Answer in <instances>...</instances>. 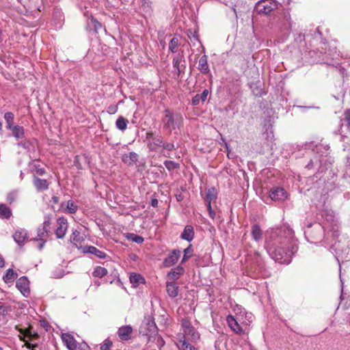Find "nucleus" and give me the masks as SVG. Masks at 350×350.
I'll use <instances>...</instances> for the list:
<instances>
[{"mask_svg":"<svg viewBox=\"0 0 350 350\" xmlns=\"http://www.w3.org/2000/svg\"><path fill=\"white\" fill-rule=\"evenodd\" d=\"M265 248L275 261L289 264L298 250L297 241L293 238V230L286 226L273 230L265 242Z\"/></svg>","mask_w":350,"mask_h":350,"instance_id":"nucleus-1","label":"nucleus"},{"mask_svg":"<svg viewBox=\"0 0 350 350\" xmlns=\"http://www.w3.org/2000/svg\"><path fill=\"white\" fill-rule=\"evenodd\" d=\"M139 334L146 336L148 342H154L158 335V327L152 316L145 317L139 327Z\"/></svg>","mask_w":350,"mask_h":350,"instance_id":"nucleus-2","label":"nucleus"},{"mask_svg":"<svg viewBox=\"0 0 350 350\" xmlns=\"http://www.w3.org/2000/svg\"><path fill=\"white\" fill-rule=\"evenodd\" d=\"M164 116L161 122L163 124V129L171 134L173 130L180 128L182 125L183 118L180 114L174 113L170 109H165L163 111Z\"/></svg>","mask_w":350,"mask_h":350,"instance_id":"nucleus-3","label":"nucleus"},{"mask_svg":"<svg viewBox=\"0 0 350 350\" xmlns=\"http://www.w3.org/2000/svg\"><path fill=\"white\" fill-rule=\"evenodd\" d=\"M276 27L281 31H288L292 27V21L290 12L288 9H283L277 12L273 17Z\"/></svg>","mask_w":350,"mask_h":350,"instance_id":"nucleus-4","label":"nucleus"},{"mask_svg":"<svg viewBox=\"0 0 350 350\" xmlns=\"http://www.w3.org/2000/svg\"><path fill=\"white\" fill-rule=\"evenodd\" d=\"M181 327L184 332L183 336H185V338L187 337L189 340H191L193 342H196L200 340V335L192 325L190 320L187 319H183L181 320Z\"/></svg>","mask_w":350,"mask_h":350,"instance_id":"nucleus-5","label":"nucleus"},{"mask_svg":"<svg viewBox=\"0 0 350 350\" xmlns=\"http://www.w3.org/2000/svg\"><path fill=\"white\" fill-rule=\"evenodd\" d=\"M278 8V1L275 0H260L255 5V10L259 14L267 15Z\"/></svg>","mask_w":350,"mask_h":350,"instance_id":"nucleus-6","label":"nucleus"},{"mask_svg":"<svg viewBox=\"0 0 350 350\" xmlns=\"http://www.w3.org/2000/svg\"><path fill=\"white\" fill-rule=\"evenodd\" d=\"M146 139L148 140L147 147L150 151H156L157 148H161L164 142L163 137L155 132L149 131L146 133Z\"/></svg>","mask_w":350,"mask_h":350,"instance_id":"nucleus-7","label":"nucleus"},{"mask_svg":"<svg viewBox=\"0 0 350 350\" xmlns=\"http://www.w3.org/2000/svg\"><path fill=\"white\" fill-rule=\"evenodd\" d=\"M51 223V217L49 215L44 216V221L42 224V227L38 228V239H45L48 237V234L50 232V226Z\"/></svg>","mask_w":350,"mask_h":350,"instance_id":"nucleus-8","label":"nucleus"},{"mask_svg":"<svg viewBox=\"0 0 350 350\" xmlns=\"http://www.w3.org/2000/svg\"><path fill=\"white\" fill-rule=\"evenodd\" d=\"M16 286L23 296L27 297L30 294L29 282L25 276L21 277L17 280Z\"/></svg>","mask_w":350,"mask_h":350,"instance_id":"nucleus-9","label":"nucleus"},{"mask_svg":"<svg viewBox=\"0 0 350 350\" xmlns=\"http://www.w3.org/2000/svg\"><path fill=\"white\" fill-rule=\"evenodd\" d=\"M57 223L58 225L55 230V235L57 239H62L64 237L68 229V221L64 217H60L57 219Z\"/></svg>","mask_w":350,"mask_h":350,"instance_id":"nucleus-10","label":"nucleus"},{"mask_svg":"<svg viewBox=\"0 0 350 350\" xmlns=\"http://www.w3.org/2000/svg\"><path fill=\"white\" fill-rule=\"evenodd\" d=\"M180 251L179 250H173L166 257L163 262V265L165 267H170L175 265L180 256Z\"/></svg>","mask_w":350,"mask_h":350,"instance_id":"nucleus-11","label":"nucleus"},{"mask_svg":"<svg viewBox=\"0 0 350 350\" xmlns=\"http://www.w3.org/2000/svg\"><path fill=\"white\" fill-rule=\"evenodd\" d=\"M269 196L272 200L282 201L287 198V192L284 188L276 187L270 191Z\"/></svg>","mask_w":350,"mask_h":350,"instance_id":"nucleus-12","label":"nucleus"},{"mask_svg":"<svg viewBox=\"0 0 350 350\" xmlns=\"http://www.w3.org/2000/svg\"><path fill=\"white\" fill-rule=\"evenodd\" d=\"M33 183L37 191L38 192L46 191L49 189V183L47 180L40 178L35 175L33 178Z\"/></svg>","mask_w":350,"mask_h":350,"instance_id":"nucleus-13","label":"nucleus"},{"mask_svg":"<svg viewBox=\"0 0 350 350\" xmlns=\"http://www.w3.org/2000/svg\"><path fill=\"white\" fill-rule=\"evenodd\" d=\"M12 237L20 247L23 246L28 239L27 232L23 229L17 230Z\"/></svg>","mask_w":350,"mask_h":350,"instance_id":"nucleus-14","label":"nucleus"},{"mask_svg":"<svg viewBox=\"0 0 350 350\" xmlns=\"http://www.w3.org/2000/svg\"><path fill=\"white\" fill-rule=\"evenodd\" d=\"M226 321L228 326L234 333L239 335L243 334L244 332L243 328L240 326V325L232 315H228L226 318Z\"/></svg>","mask_w":350,"mask_h":350,"instance_id":"nucleus-15","label":"nucleus"},{"mask_svg":"<svg viewBox=\"0 0 350 350\" xmlns=\"http://www.w3.org/2000/svg\"><path fill=\"white\" fill-rule=\"evenodd\" d=\"M183 58V56L180 55H177L173 58V67L178 77H180L185 72V65H180Z\"/></svg>","mask_w":350,"mask_h":350,"instance_id":"nucleus-16","label":"nucleus"},{"mask_svg":"<svg viewBox=\"0 0 350 350\" xmlns=\"http://www.w3.org/2000/svg\"><path fill=\"white\" fill-rule=\"evenodd\" d=\"M62 338L69 350L77 349V341L71 334L68 333L63 334Z\"/></svg>","mask_w":350,"mask_h":350,"instance_id":"nucleus-17","label":"nucleus"},{"mask_svg":"<svg viewBox=\"0 0 350 350\" xmlns=\"http://www.w3.org/2000/svg\"><path fill=\"white\" fill-rule=\"evenodd\" d=\"M132 332L133 328L131 325H125L118 329V334L122 340H129L131 338Z\"/></svg>","mask_w":350,"mask_h":350,"instance_id":"nucleus-18","label":"nucleus"},{"mask_svg":"<svg viewBox=\"0 0 350 350\" xmlns=\"http://www.w3.org/2000/svg\"><path fill=\"white\" fill-rule=\"evenodd\" d=\"M138 154L136 152H131L129 154H124L122 156V161L129 166L135 164L138 161Z\"/></svg>","mask_w":350,"mask_h":350,"instance_id":"nucleus-19","label":"nucleus"},{"mask_svg":"<svg viewBox=\"0 0 350 350\" xmlns=\"http://www.w3.org/2000/svg\"><path fill=\"white\" fill-rule=\"evenodd\" d=\"M83 252L86 254H91L95 255L96 257L100 259H104L106 257V254L99 250L98 248H96L94 246H85L83 247Z\"/></svg>","mask_w":350,"mask_h":350,"instance_id":"nucleus-20","label":"nucleus"},{"mask_svg":"<svg viewBox=\"0 0 350 350\" xmlns=\"http://www.w3.org/2000/svg\"><path fill=\"white\" fill-rule=\"evenodd\" d=\"M180 238L188 242L191 241L194 238L193 228L191 225H187L180 234Z\"/></svg>","mask_w":350,"mask_h":350,"instance_id":"nucleus-21","label":"nucleus"},{"mask_svg":"<svg viewBox=\"0 0 350 350\" xmlns=\"http://www.w3.org/2000/svg\"><path fill=\"white\" fill-rule=\"evenodd\" d=\"M185 273V269L182 267V265H179L175 268L171 269V271L168 273L167 275L172 280H176L179 279V278L183 275Z\"/></svg>","mask_w":350,"mask_h":350,"instance_id":"nucleus-22","label":"nucleus"},{"mask_svg":"<svg viewBox=\"0 0 350 350\" xmlns=\"http://www.w3.org/2000/svg\"><path fill=\"white\" fill-rule=\"evenodd\" d=\"M217 189L212 187L207 190L206 195L204 198V200L207 204V209H211V204L213 200L217 198Z\"/></svg>","mask_w":350,"mask_h":350,"instance_id":"nucleus-23","label":"nucleus"},{"mask_svg":"<svg viewBox=\"0 0 350 350\" xmlns=\"http://www.w3.org/2000/svg\"><path fill=\"white\" fill-rule=\"evenodd\" d=\"M198 69L202 74H208L210 72L209 66L208 64V57L203 55L199 60Z\"/></svg>","mask_w":350,"mask_h":350,"instance_id":"nucleus-24","label":"nucleus"},{"mask_svg":"<svg viewBox=\"0 0 350 350\" xmlns=\"http://www.w3.org/2000/svg\"><path fill=\"white\" fill-rule=\"evenodd\" d=\"M166 291L170 297L175 298L178 294V286L174 282H167Z\"/></svg>","mask_w":350,"mask_h":350,"instance_id":"nucleus-25","label":"nucleus"},{"mask_svg":"<svg viewBox=\"0 0 350 350\" xmlns=\"http://www.w3.org/2000/svg\"><path fill=\"white\" fill-rule=\"evenodd\" d=\"M129 280L134 287H137L141 284L146 283L145 278L141 274L137 273H131Z\"/></svg>","mask_w":350,"mask_h":350,"instance_id":"nucleus-26","label":"nucleus"},{"mask_svg":"<svg viewBox=\"0 0 350 350\" xmlns=\"http://www.w3.org/2000/svg\"><path fill=\"white\" fill-rule=\"evenodd\" d=\"M9 131H12V135L16 140L25 137V129L22 126L18 124L14 125L11 129H9Z\"/></svg>","mask_w":350,"mask_h":350,"instance_id":"nucleus-27","label":"nucleus"},{"mask_svg":"<svg viewBox=\"0 0 350 350\" xmlns=\"http://www.w3.org/2000/svg\"><path fill=\"white\" fill-rule=\"evenodd\" d=\"M251 234L253 239L256 241H259L262 238V231L260 226L257 224H254L252 226Z\"/></svg>","mask_w":350,"mask_h":350,"instance_id":"nucleus-28","label":"nucleus"},{"mask_svg":"<svg viewBox=\"0 0 350 350\" xmlns=\"http://www.w3.org/2000/svg\"><path fill=\"white\" fill-rule=\"evenodd\" d=\"M12 210L5 204H0V218L2 219H8L11 217Z\"/></svg>","mask_w":350,"mask_h":350,"instance_id":"nucleus-29","label":"nucleus"},{"mask_svg":"<svg viewBox=\"0 0 350 350\" xmlns=\"http://www.w3.org/2000/svg\"><path fill=\"white\" fill-rule=\"evenodd\" d=\"M17 277L18 274L12 269H8L3 275V280L5 283L8 284L13 282Z\"/></svg>","mask_w":350,"mask_h":350,"instance_id":"nucleus-30","label":"nucleus"},{"mask_svg":"<svg viewBox=\"0 0 350 350\" xmlns=\"http://www.w3.org/2000/svg\"><path fill=\"white\" fill-rule=\"evenodd\" d=\"M3 118L6 122V129L8 130L11 129L14 126V114L12 111H7L4 113Z\"/></svg>","mask_w":350,"mask_h":350,"instance_id":"nucleus-31","label":"nucleus"},{"mask_svg":"<svg viewBox=\"0 0 350 350\" xmlns=\"http://www.w3.org/2000/svg\"><path fill=\"white\" fill-rule=\"evenodd\" d=\"M128 123L129 120L126 118H124L123 116H120L116 120V126L118 130L124 131L127 128Z\"/></svg>","mask_w":350,"mask_h":350,"instance_id":"nucleus-32","label":"nucleus"},{"mask_svg":"<svg viewBox=\"0 0 350 350\" xmlns=\"http://www.w3.org/2000/svg\"><path fill=\"white\" fill-rule=\"evenodd\" d=\"M83 238L81 236L80 232L75 230L70 236V241L72 244L77 246L78 243H81L83 241Z\"/></svg>","mask_w":350,"mask_h":350,"instance_id":"nucleus-33","label":"nucleus"},{"mask_svg":"<svg viewBox=\"0 0 350 350\" xmlns=\"http://www.w3.org/2000/svg\"><path fill=\"white\" fill-rule=\"evenodd\" d=\"M108 271L106 268L97 266L94 268L92 275L95 278H101L107 275Z\"/></svg>","mask_w":350,"mask_h":350,"instance_id":"nucleus-34","label":"nucleus"},{"mask_svg":"<svg viewBox=\"0 0 350 350\" xmlns=\"http://www.w3.org/2000/svg\"><path fill=\"white\" fill-rule=\"evenodd\" d=\"M193 248L192 245H189V246L184 250L183 251V256L180 262V265L185 263L187 260H189L193 256Z\"/></svg>","mask_w":350,"mask_h":350,"instance_id":"nucleus-35","label":"nucleus"},{"mask_svg":"<svg viewBox=\"0 0 350 350\" xmlns=\"http://www.w3.org/2000/svg\"><path fill=\"white\" fill-rule=\"evenodd\" d=\"M10 310V307L6 303L0 301V321L5 318Z\"/></svg>","mask_w":350,"mask_h":350,"instance_id":"nucleus-36","label":"nucleus"},{"mask_svg":"<svg viewBox=\"0 0 350 350\" xmlns=\"http://www.w3.org/2000/svg\"><path fill=\"white\" fill-rule=\"evenodd\" d=\"M126 237L128 240H131L138 244L142 243L144 241V238L142 236L137 235L134 233H127Z\"/></svg>","mask_w":350,"mask_h":350,"instance_id":"nucleus-37","label":"nucleus"},{"mask_svg":"<svg viewBox=\"0 0 350 350\" xmlns=\"http://www.w3.org/2000/svg\"><path fill=\"white\" fill-rule=\"evenodd\" d=\"M179 342L181 344V349L183 350H195V347L187 341L185 336H182Z\"/></svg>","mask_w":350,"mask_h":350,"instance_id":"nucleus-38","label":"nucleus"},{"mask_svg":"<svg viewBox=\"0 0 350 350\" xmlns=\"http://www.w3.org/2000/svg\"><path fill=\"white\" fill-rule=\"evenodd\" d=\"M90 21L92 28L97 33L102 28V24L92 16L90 18Z\"/></svg>","mask_w":350,"mask_h":350,"instance_id":"nucleus-39","label":"nucleus"},{"mask_svg":"<svg viewBox=\"0 0 350 350\" xmlns=\"http://www.w3.org/2000/svg\"><path fill=\"white\" fill-rule=\"evenodd\" d=\"M164 165L169 171H172L175 169H178L180 167V164L178 163H176L173 161H164Z\"/></svg>","mask_w":350,"mask_h":350,"instance_id":"nucleus-40","label":"nucleus"},{"mask_svg":"<svg viewBox=\"0 0 350 350\" xmlns=\"http://www.w3.org/2000/svg\"><path fill=\"white\" fill-rule=\"evenodd\" d=\"M178 39L177 38H173L169 43V50L174 53L176 52V48L178 46Z\"/></svg>","mask_w":350,"mask_h":350,"instance_id":"nucleus-41","label":"nucleus"},{"mask_svg":"<svg viewBox=\"0 0 350 350\" xmlns=\"http://www.w3.org/2000/svg\"><path fill=\"white\" fill-rule=\"evenodd\" d=\"M15 329L18 330L23 336L25 337H31V329L32 327L29 326L28 328L23 329L21 328H19L18 325L15 326Z\"/></svg>","mask_w":350,"mask_h":350,"instance_id":"nucleus-42","label":"nucleus"},{"mask_svg":"<svg viewBox=\"0 0 350 350\" xmlns=\"http://www.w3.org/2000/svg\"><path fill=\"white\" fill-rule=\"evenodd\" d=\"M18 146L23 148L25 150H30L33 147L31 142L27 139H24L18 143Z\"/></svg>","mask_w":350,"mask_h":350,"instance_id":"nucleus-43","label":"nucleus"},{"mask_svg":"<svg viewBox=\"0 0 350 350\" xmlns=\"http://www.w3.org/2000/svg\"><path fill=\"white\" fill-rule=\"evenodd\" d=\"M67 209L68 213H75L78 210V206L72 200H68L67 202Z\"/></svg>","mask_w":350,"mask_h":350,"instance_id":"nucleus-44","label":"nucleus"},{"mask_svg":"<svg viewBox=\"0 0 350 350\" xmlns=\"http://www.w3.org/2000/svg\"><path fill=\"white\" fill-rule=\"evenodd\" d=\"M161 148L163 150H166L167 151H172L175 149L174 144L173 143L167 142L164 140L163 143L162 144Z\"/></svg>","mask_w":350,"mask_h":350,"instance_id":"nucleus-45","label":"nucleus"},{"mask_svg":"<svg viewBox=\"0 0 350 350\" xmlns=\"http://www.w3.org/2000/svg\"><path fill=\"white\" fill-rule=\"evenodd\" d=\"M112 346V342L109 339H105L103 344L100 346V350H110Z\"/></svg>","mask_w":350,"mask_h":350,"instance_id":"nucleus-46","label":"nucleus"},{"mask_svg":"<svg viewBox=\"0 0 350 350\" xmlns=\"http://www.w3.org/2000/svg\"><path fill=\"white\" fill-rule=\"evenodd\" d=\"M19 338H20L21 340L25 342V346L27 349H33V348H35V347H36L38 346V344H36V343L33 344V343H31V342H29L28 341H26L25 336H19Z\"/></svg>","mask_w":350,"mask_h":350,"instance_id":"nucleus-47","label":"nucleus"},{"mask_svg":"<svg viewBox=\"0 0 350 350\" xmlns=\"http://www.w3.org/2000/svg\"><path fill=\"white\" fill-rule=\"evenodd\" d=\"M344 120L346 122L347 126L350 127V108L347 109L344 112Z\"/></svg>","mask_w":350,"mask_h":350,"instance_id":"nucleus-48","label":"nucleus"},{"mask_svg":"<svg viewBox=\"0 0 350 350\" xmlns=\"http://www.w3.org/2000/svg\"><path fill=\"white\" fill-rule=\"evenodd\" d=\"M34 170L37 175L42 176L46 174L44 168L41 167L40 165H35Z\"/></svg>","mask_w":350,"mask_h":350,"instance_id":"nucleus-49","label":"nucleus"},{"mask_svg":"<svg viewBox=\"0 0 350 350\" xmlns=\"http://www.w3.org/2000/svg\"><path fill=\"white\" fill-rule=\"evenodd\" d=\"M334 162V160L331 158H329V159H322V160H320V163H321V166L319 167V170H321V172L323 171V167L322 166V165L324 163V164H327L328 163L329 165H331L332 164V163Z\"/></svg>","mask_w":350,"mask_h":350,"instance_id":"nucleus-50","label":"nucleus"},{"mask_svg":"<svg viewBox=\"0 0 350 350\" xmlns=\"http://www.w3.org/2000/svg\"><path fill=\"white\" fill-rule=\"evenodd\" d=\"M16 199V193L14 192L9 193L7 196L6 200L10 203L12 204L15 201Z\"/></svg>","mask_w":350,"mask_h":350,"instance_id":"nucleus-51","label":"nucleus"},{"mask_svg":"<svg viewBox=\"0 0 350 350\" xmlns=\"http://www.w3.org/2000/svg\"><path fill=\"white\" fill-rule=\"evenodd\" d=\"M75 350H90V347L86 342H81L77 345V349Z\"/></svg>","mask_w":350,"mask_h":350,"instance_id":"nucleus-52","label":"nucleus"},{"mask_svg":"<svg viewBox=\"0 0 350 350\" xmlns=\"http://www.w3.org/2000/svg\"><path fill=\"white\" fill-rule=\"evenodd\" d=\"M208 94V90L207 89H204L203 90V92H202V94H200V100L202 102H204L206 100V98H207Z\"/></svg>","mask_w":350,"mask_h":350,"instance_id":"nucleus-53","label":"nucleus"},{"mask_svg":"<svg viewBox=\"0 0 350 350\" xmlns=\"http://www.w3.org/2000/svg\"><path fill=\"white\" fill-rule=\"evenodd\" d=\"M200 94H196V96H194L191 100V103H192V105L196 106V105H198L200 104Z\"/></svg>","mask_w":350,"mask_h":350,"instance_id":"nucleus-54","label":"nucleus"},{"mask_svg":"<svg viewBox=\"0 0 350 350\" xmlns=\"http://www.w3.org/2000/svg\"><path fill=\"white\" fill-rule=\"evenodd\" d=\"M118 107L116 105H110L107 108V112L110 114H114L117 111Z\"/></svg>","mask_w":350,"mask_h":350,"instance_id":"nucleus-55","label":"nucleus"},{"mask_svg":"<svg viewBox=\"0 0 350 350\" xmlns=\"http://www.w3.org/2000/svg\"><path fill=\"white\" fill-rule=\"evenodd\" d=\"M156 339H157V345H158V346H161V347H162V346H163V345H165V341H164V340H163V338H162L161 336H159V334L157 335V336Z\"/></svg>","mask_w":350,"mask_h":350,"instance_id":"nucleus-56","label":"nucleus"},{"mask_svg":"<svg viewBox=\"0 0 350 350\" xmlns=\"http://www.w3.org/2000/svg\"><path fill=\"white\" fill-rule=\"evenodd\" d=\"M38 241H39V244H38V249L39 250H41L44 245H45V243H46V239H37Z\"/></svg>","mask_w":350,"mask_h":350,"instance_id":"nucleus-57","label":"nucleus"},{"mask_svg":"<svg viewBox=\"0 0 350 350\" xmlns=\"http://www.w3.org/2000/svg\"><path fill=\"white\" fill-rule=\"evenodd\" d=\"M158 200L155 197L151 198L150 204L153 207H157L158 206Z\"/></svg>","mask_w":350,"mask_h":350,"instance_id":"nucleus-58","label":"nucleus"},{"mask_svg":"<svg viewBox=\"0 0 350 350\" xmlns=\"http://www.w3.org/2000/svg\"><path fill=\"white\" fill-rule=\"evenodd\" d=\"M176 199L178 202H181L184 199V196L182 193H178L175 195Z\"/></svg>","mask_w":350,"mask_h":350,"instance_id":"nucleus-59","label":"nucleus"},{"mask_svg":"<svg viewBox=\"0 0 350 350\" xmlns=\"http://www.w3.org/2000/svg\"><path fill=\"white\" fill-rule=\"evenodd\" d=\"M314 167V163L312 160H310L309 163L306 165V168L310 170L312 169Z\"/></svg>","mask_w":350,"mask_h":350,"instance_id":"nucleus-60","label":"nucleus"},{"mask_svg":"<svg viewBox=\"0 0 350 350\" xmlns=\"http://www.w3.org/2000/svg\"><path fill=\"white\" fill-rule=\"evenodd\" d=\"M59 199L57 196H53L51 198V202H53V203L54 204H57L59 202Z\"/></svg>","mask_w":350,"mask_h":350,"instance_id":"nucleus-61","label":"nucleus"},{"mask_svg":"<svg viewBox=\"0 0 350 350\" xmlns=\"http://www.w3.org/2000/svg\"><path fill=\"white\" fill-rule=\"evenodd\" d=\"M39 338V335L37 333H31V336L29 337V338L31 340L38 339Z\"/></svg>","mask_w":350,"mask_h":350,"instance_id":"nucleus-62","label":"nucleus"},{"mask_svg":"<svg viewBox=\"0 0 350 350\" xmlns=\"http://www.w3.org/2000/svg\"><path fill=\"white\" fill-rule=\"evenodd\" d=\"M208 211L211 217L214 218L215 213L213 211V210L212 209V207L211 206V209H208Z\"/></svg>","mask_w":350,"mask_h":350,"instance_id":"nucleus-63","label":"nucleus"},{"mask_svg":"<svg viewBox=\"0 0 350 350\" xmlns=\"http://www.w3.org/2000/svg\"><path fill=\"white\" fill-rule=\"evenodd\" d=\"M5 266V261L3 257L0 255V267H3Z\"/></svg>","mask_w":350,"mask_h":350,"instance_id":"nucleus-64","label":"nucleus"}]
</instances>
